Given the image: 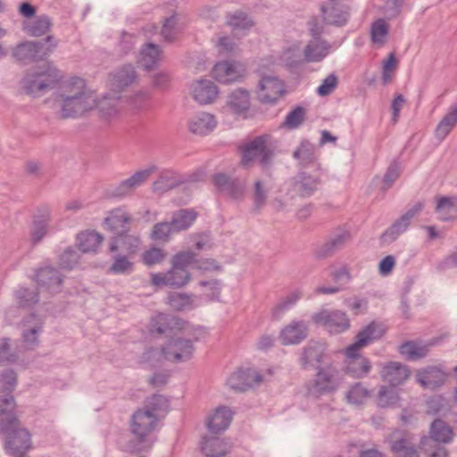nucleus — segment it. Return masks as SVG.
Masks as SVG:
<instances>
[{
    "mask_svg": "<svg viewBox=\"0 0 457 457\" xmlns=\"http://www.w3.org/2000/svg\"><path fill=\"white\" fill-rule=\"evenodd\" d=\"M55 103L62 119L77 118L95 108L96 96L87 89L83 79H75L63 86Z\"/></svg>",
    "mask_w": 457,
    "mask_h": 457,
    "instance_id": "1",
    "label": "nucleus"
},
{
    "mask_svg": "<svg viewBox=\"0 0 457 457\" xmlns=\"http://www.w3.org/2000/svg\"><path fill=\"white\" fill-rule=\"evenodd\" d=\"M383 333L384 331L380 326L373 321L361 330L355 337V342L346 348V355L351 359L346 370L353 377L362 378L370 371V361L365 357L358 356L357 352L373 341L379 339Z\"/></svg>",
    "mask_w": 457,
    "mask_h": 457,
    "instance_id": "2",
    "label": "nucleus"
},
{
    "mask_svg": "<svg viewBox=\"0 0 457 457\" xmlns=\"http://www.w3.org/2000/svg\"><path fill=\"white\" fill-rule=\"evenodd\" d=\"M0 434H4V451L11 457H28L26 453L32 448L29 432L21 427L16 417L0 419Z\"/></svg>",
    "mask_w": 457,
    "mask_h": 457,
    "instance_id": "3",
    "label": "nucleus"
},
{
    "mask_svg": "<svg viewBox=\"0 0 457 457\" xmlns=\"http://www.w3.org/2000/svg\"><path fill=\"white\" fill-rule=\"evenodd\" d=\"M276 148V143L271 136L262 134L255 137L251 141L239 146L240 164L245 168H250L258 161L263 168H267L272 163Z\"/></svg>",
    "mask_w": 457,
    "mask_h": 457,
    "instance_id": "4",
    "label": "nucleus"
},
{
    "mask_svg": "<svg viewBox=\"0 0 457 457\" xmlns=\"http://www.w3.org/2000/svg\"><path fill=\"white\" fill-rule=\"evenodd\" d=\"M59 79L57 71L51 67L32 69L26 72L21 85L27 95L40 96L53 88Z\"/></svg>",
    "mask_w": 457,
    "mask_h": 457,
    "instance_id": "5",
    "label": "nucleus"
},
{
    "mask_svg": "<svg viewBox=\"0 0 457 457\" xmlns=\"http://www.w3.org/2000/svg\"><path fill=\"white\" fill-rule=\"evenodd\" d=\"M57 46L55 38L48 35L42 41H24L12 49V57L20 62L30 63L46 59Z\"/></svg>",
    "mask_w": 457,
    "mask_h": 457,
    "instance_id": "6",
    "label": "nucleus"
},
{
    "mask_svg": "<svg viewBox=\"0 0 457 457\" xmlns=\"http://www.w3.org/2000/svg\"><path fill=\"white\" fill-rule=\"evenodd\" d=\"M342 380V372L335 366L319 367L313 380L308 387V392L316 397L334 393L340 386Z\"/></svg>",
    "mask_w": 457,
    "mask_h": 457,
    "instance_id": "7",
    "label": "nucleus"
},
{
    "mask_svg": "<svg viewBox=\"0 0 457 457\" xmlns=\"http://www.w3.org/2000/svg\"><path fill=\"white\" fill-rule=\"evenodd\" d=\"M205 335L202 328H195L192 331L193 340L189 338H171L164 345L166 361L172 362H184L189 361L194 354V341H198Z\"/></svg>",
    "mask_w": 457,
    "mask_h": 457,
    "instance_id": "8",
    "label": "nucleus"
},
{
    "mask_svg": "<svg viewBox=\"0 0 457 457\" xmlns=\"http://www.w3.org/2000/svg\"><path fill=\"white\" fill-rule=\"evenodd\" d=\"M312 320L334 334L344 332L350 327L345 312L339 310H321L312 315Z\"/></svg>",
    "mask_w": 457,
    "mask_h": 457,
    "instance_id": "9",
    "label": "nucleus"
},
{
    "mask_svg": "<svg viewBox=\"0 0 457 457\" xmlns=\"http://www.w3.org/2000/svg\"><path fill=\"white\" fill-rule=\"evenodd\" d=\"M159 420L142 408L136 411L130 420V429L140 444L147 442L148 436L156 428Z\"/></svg>",
    "mask_w": 457,
    "mask_h": 457,
    "instance_id": "10",
    "label": "nucleus"
},
{
    "mask_svg": "<svg viewBox=\"0 0 457 457\" xmlns=\"http://www.w3.org/2000/svg\"><path fill=\"white\" fill-rule=\"evenodd\" d=\"M155 169V166H152L135 172L129 179L122 180L119 185L110 189L109 195L115 198H122L130 195L148 179Z\"/></svg>",
    "mask_w": 457,
    "mask_h": 457,
    "instance_id": "11",
    "label": "nucleus"
},
{
    "mask_svg": "<svg viewBox=\"0 0 457 457\" xmlns=\"http://www.w3.org/2000/svg\"><path fill=\"white\" fill-rule=\"evenodd\" d=\"M262 381V376L256 370L240 369L228 378L227 385L234 391L244 392L254 386H259Z\"/></svg>",
    "mask_w": 457,
    "mask_h": 457,
    "instance_id": "12",
    "label": "nucleus"
},
{
    "mask_svg": "<svg viewBox=\"0 0 457 457\" xmlns=\"http://www.w3.org/2000/svg\"><path fill=\"white\" fill-rule=\"evenodd\" d=\"M191 275L187 270L171 265L170 270L164 273H154L151 275V282L154 286H168L179 288L190 280Z\"/></svg>",
    "mask_w": 457,
    "mask_h": 457,
    "instance_id": "13",
    "label": "nucleus"
},
{
    "mask_svg": "<svg viewBox=\"0 0 457 457\" xmlns=\"http://www.w3.org/2000/svg\"><path fill=\"white\" fill-rule=\"evenodd\" d=\"M212 75L217 81L228 84L242 79L245 75V68L240 62L224 61L215 64Z\"/></svg>",
    "mask_w": 457,
    "mask_h": 457,
    "instance_id": "14",
    "label": "nucleus"
},
{
    "mask_svg": "<svg viewBox=\"0 0 457 457\" xmlns=\"http://www.w3.org/2000/svg\"><path fill=\"white\" fill-rule=\"evenodd\" d=\"M323 21L327 24L344 26L347 23L350 13L349 7L340 0H328L321 5Z\"/></svg>",
    "mask_w": 457,
    "mask_h": 457,
    "instance_id": "15",
    "label": "nucleus"
},
{
    "mask_svg": "<svg viewBox=\"0 0 457 457\" xmlns=\"http://www.w3.org/2000/svg\"><path fill=\"white\" fill-rule=\"evenodd\" d=\"M212 182L217 189L232 199H242L245 192V184L239 179L231 178L225 173H216Z\"/></svg>",
    "mask_w": 457,
    "mask_h": 457,
    "instance_id": "16",
    "label": "nucleus"
},
{
    "mask_svg": "<svg viewBox=\"0 0 457 457\" xmlns=\"http://www.w3.org/2000/svg\"><path fill=\"white\" fill-rule=\"evenodd\" d=\"M284 91V84L278 78L264 76L259 82L258 99L263 104H274Z\"/></svg>",
    "mask_w": 457,
    "mask_h": 457,
    "instance_id": "17",
    "label": "nucleus"
},
{
    "mask_svg": "<svg viewBox=\"0 0 457 457\" xmlns=\"http://www.w3.org/2000/svg\"><path fill=\"white\" fill-rule=\"evenodd\" d=\"M309 328L304 320H293L285 326L279 334L283 345H299L308 337Z\"/></svg>",
    "mask_w": 457,
    "mask_h": 457,
    "instance_id": "18",
    "label": "nucleus"
},
{
    "mask_svg": "<svg viewBox=\"0 0 457 457\" xmlns=\"http://www.w3.org/2000/svg\"><path fill=\"white\" fill-rule=\"evenodd\" d=\"M186 321L180 318L164 313H158L152 317L149 322V331L162 335L172 330H185Z\"/></svg>",
    "mask_w": 457,
    "mask_h": 457,
    "instance_id": "19",
    "label": "nucleus"
},
{
    "mask_svg": "<svg viewBox=\"0 0 457 457\" xmlns=\"http://www.w3.org/2000/svg\"><path fill=\"white\" fill-rule=\"evenodd\" d=\"M51 220L52 212L48 206L40 207L34 215L30 229V239L34 245L40 243L48 233Z\"/></svg>",
    "mask_w": 457,
    "mask_h": 457,
    "instance_id": "20",
    "label": "nucleus"
},
{
    "mask_svg": "<svg viewBox=\"0 0 457 457\" xmlns=\"http://www.w3.org/2000/svg\"><path fill=\"white\" fill-rule=\"evenodd\" d=\"M380 375L383 381L395 387L403 384L410 376V370L405 364L398 361H389L383 365Z\"/></svg>",
    "mask_w": 457,
    "mask_h": 457,
    "instance_id": "21",
    "label": "nucleus"
},
{
    "mask_svg": "<svg viewBox=\"0 0 457 457\" xmlns=\"http://www.w3.org/2000/svg\"><path fill=\"white\" fill-rule=\"evenodd\" d=\"M193 98L200 104L212 103L218 96L217 86L209 79H198L191 85Z\"/></svg>",
    "mask_w": 457,
    "mask_h": 457,
    "instance_id": "22",
    "label": "nucleus"
},
{
    "mask_svg": "<svg viewBox=\"0 0 457 457\" xmlns=\"http://www.w3.org/2000/svg\"><path fill=\"white\" fill-rule=\"evenodd\" d=\"M325 353L324 345L316 341H310L301 352L299 363L303 369L314 368L322 362Z\"/></svg>",
    "mask_w": 457,
    "mask_h": 457,
    "instance_id": "23",
    "label": "nucleus"
},
{
    "mask_svg": "<svg viewBox=\"0 0 457 457\" xmlns=\"http://www.w3.org/2000/svg\"><path fill=\"white\" fill-rule=\"evenodd\" d=\"M132 221L130 215L123 208L112 210L104 219V225L106 229L116 236L129 231L128 225Z\"/></svg>",
    "mask_w": 457,
    "mask_h": 457,
    "instance_id": "24",
    "label": "nucleus"
},
{
    "mask_svg": "<svg viewBox=\"0 0 457 457\" xmlns=\"http://www.w3.org/2000/svg\"><path fill=\"white\" fill-rule=\"evenodd\" d=\"M250 105V95L246 89L237 88L227 96L226 107L234 115L245 116Z\"/></svg>",
    "mask_w": 457,
    "mask_h": 457,
    "instance_id": "25",
    "label": "nucleus"
},
{
    "mask_svg": "<svg viewBox=\"0 0 457 457\" xmlns=\"http://www.w3.org/2000/svg\"><path fill=\"white\" fill-rule=\"evenodd\" d=\"M320 182L319 176L301 171L294 178L293 189L301 196H310L318 189Z\"/></svg>",
    "mask_w": 457,
    "mask_h": 457,
    "instance_id": "26",
    "label": "nucleus"
},
{
    "mask_svg": "<svg viewBox=\"0 0 457 457\" xmlns=\"http://www.w3.org/2000/svg\"><path fill=\"white\" fill-rule=\"evenodd\" d=\"M171 265L187 270L189 265H194L200 270H210L214 265L213 260L200 262L196 260V254L191 251L179 252L171 259Z\"/></svg>",
    "mask_w": 457,
    "mask_h": 457,
    "instance_id": "27",
    "label": "nucleus"
},
{
    "mask_svg": "<svg viewBox=\"0 0 457 457\" xmlns=\"http://www.w3.org/2000/svg\"><path fill=\"white\" fill-rule=\"evenodd\" d=\"M37 282L41 287H47L51 292L59 291L62 283V278L60 272L53 267H44L37 272Z\"/></svg>",
    "mask_w": 457,
    "mask_h": 457,
    "instance_id": "28",
    "label": "nucleus"
},
{
    "mask_svg": "<svg viewBox=\"0 0 457 457\" xmlns=\"http://www.w3.org/2000/svg\"><path fill=\"white\" fill-rule=\"evenodd\" d=\"M331 45L326 40H310L303 49V57L307 62H319L329 53Z\"/></svg>",
    "mask_w": 457,
    "mask_h": 457,
    "instance_id": "29",
    "label": "nucleus"
},
{
    "mask_svg": "<svg viewBox=\"0 0 457 457\" xmlns=\"http://www.w3.org/2000/svg\"><path fill=\"white\" fill-rule=\"evenodd\" d=\"M232 420V412L225 406L218 407L207 420L208 429L214 434L226 430Z\"/></svg>",
    "mask_w": 457,
    "mask_h": 457,
    "instance_id": "30",
    "label": "nucleus"
},
{
    "mask_svg": "<svg viewBox=\"0 0 457 457\" xmlns=\"http://www.w3.org/2000/svg\"><path fill=\"white\" fill-rule=\"evenodd\" d=\"M351 240V235L346 230H341L332 237L320 248L317 255L320 258L334 254L342 249Z\"/></svg>",
    "mask_w": 457,
    "mask_h": 457,
    "instance_id": "31",
    "label": "nucleus"
},
{
    "mask_svg": "<svg viewBox=\"0 0 457 457\" xmlns=\"http://www.w3.org/2000/svg\"><path fill=\"white\" fill-rule=\"evenodd\" d=\"M217 125L214 115L201 112L193 117L188 124L189 130L196 135H206L212 132Z\"/></svg>",
    "mask_w": 457,
    "mask_h": 457,
    "instance_id": "32",
    "label": "nucleus"
},
{
    "mask_svg": "<svg viewBox=\"0 0 457 457\" xmlns=\"http://www.w3.org/2000/svg\"><path fill=\"white\" fill-rule=\"evenodd\" d=\"M446 375L436 367H428L417 375L418 382L425 388L434 389L445 383Z\"/></svg>",
    "mask_w": 457,
    "mask_h": 457,
    "instance_id": "33",
    "label": "nucleus"
},
{
    "mask_svg": "<svg viewBox=\"0 0 457 457\" xmlns=\"http://www.w3.org/2000/svg\"><path fill=\"white\" fill-rule=\"evenodd\" d=\"M137 78L135 68L131 64H126L111 75V83L115 89L122 90L133 84Z\"/></svg>",
    "mask_w": 457,
    "mask_h": 457,
    "instance_id": "34",
    "label": "nucleus"
},
{
    "mask_svg": "<svg viewBox=\"0 0 457 457\" xmlns=\"http://www.w3.org/2000/svg\"><path fill=\"white\" fill-rule=\"evenodd\" d=\"M120 97L115 96H104L100 100H96L95 108H97L102 119L111 120L116 118L120 113Z\"/></svg>",
    "mask_w": 457,
    "mask_h": 457,
    "instance_id": "35",
    "label": "nucleus"
},
{
    "mask_svg": "<svg viewBox=\"0 0 457 457\" xmlns=\"http://www.w3.org/2000/svg\"><path fill=\"white\" fill-rule=\"evenodd\" d=\"M429 442L435 441L440 444H448L453 438V431L452 428L440 419L435 420L429 429Z\"/></svg>",
    "mask_w": 457,
    "mask_h": 457,
    "instance_id": "36",
    "label": "nucleus"
},
{
    "mask_svg": "<svg viewBox=\"0 0 457 457\" xmlns=\"http://www.w3.org/2000/svg\"><path fill=\"white\" fill-rule=\"evenodd\" d=\"M161 49L153 43L145 44L137 59V63L145 70L150 71L154 69L160 61Z\"/></svg>",
    "mask_w": 457,
    "mask_h": 457,
    "instance_id": "37",
    "label": "nucleus"
},
{
    "mask_svg": "<svg viewBox=\"0 0 457 457\" xmlns=\"http://www.w3.org/2000/svg\"><path fill=\"white\" fill-rule=\"evenodd\" d=\"M183 179L173 170H163L154 182L153 189L155 193L163 194L181 185Z\"/></svg>",
    "mask_w": 457,
    "mask_h": 457,
    "instance_id": "38",
    "label": "nucleus"
},
{
    "mask_svg": "<svg viewBox=\"0 0 457 457\" xmlns=\"http://www.w3.org/2000/svg\"><path fill=\"white\" fill-rule=\"evenodd\" d=\"M197 217V212L192 209H180L172 214L170 221L175 233L188 229Z\"/></svg>",
    "mask_w": 457,
    "mask_h": 457,
    "instance_id": "39",
    "label": "nucleus"
},
{
    "mask_svg": "<svg viewBox=\"0 0 457 457\" xmlns=\"http://www.w3.org/2000/svg\"><path fill=\"white\" fill-rule=\"evenodd\" d=\"M140 237L134 234L123 232L112 238L110 251L116 252L120 245L129 253H135L140 245Z\"/></svg>",
    "mask_w": 457,
    "mask_h": 457,
    "instance_id": "40",
    "label": "nucleus"
},
{
    "mask_svg": "<svg viewBox=\"0 0 457 457\" xmlns=\"http://www.w3.org/2000/svg\"><path fill=\"white\" fill-rule=\"evenodd\" d=\"M293 157L298 161L299 165L303 168L314 165L317 161L315 147L307 140H303L294 151Z\"/></svg>",
    "mask_w": 457,
    "mask_h": 457,
    "instance_id": "41",
    "label": "nucleus"
},
{
    "mask_svg": "<svg viewBox=\"0 0 457 457\" xmlns=\"http://www.w3.org/2000/svg\"><path fill=\"white\" fill-rule=\"evenodd\" d=\"M52 27V21L47 15L37 16L34 20L24 22L23 30L31 37H41Z\"/></svg>",
    "mask_w": 457,
    "mask_h": 457,
    "instance_id": "42",
    "label": "nucleus"
},
{
    "mask_svg": "<svg viewBox=\"0 0 457 457\" xmlns=\"http://www.w3.org/2000/svg\"><path fill=\"white\" fill-rule=\"evenodd\" d=\"M251 195L253 200L252 212L259 213L267 204L269 196V187L267 184L261 179L255 180L253 185Z\"/></svg>",
    "mask_w": 457,
    "mask_h": 457,
    "instance_id": "43",
    "label": "nucleus"
},
{
    "mask_svg": "<svg viewBox=\"0 0 457 457\" xmlns=\"http://www.w3.org/2000/svg\"><path fill=\"white\" fill-rule=\"evenodd\" d=\"M204 457H225L229 452V445L219 437L204 439L202 444Z\"/></svg>",
    "mask_w": 457,
    "mask_h": 457,
    "instance_id": "44",
    "label": "nucleus"
},
{
    "mask_svg": "<svg viewBox=\"0 0 457 457\" xmlns=\"http://www.w3.org/2000/svg\"><path fill=\"white\" fill-rule=\"evenodd\" d=\"M103 240L104 237L96 231L81 232L77 237L79 248L83 253L96 252Z\"/></svg>",
    "mask_w": 457,
    "mask_h": 457,
    "instance_id": "45",
    "label": "nucleus"
},
{
    "mask_svg": "<svg viewBox=\"0 0 457 457\" xmlns=\"http://www.w3.org/2000/svg\"><path fill=\"white\" fill-rule=\"evenodd\" d=\"M454 197L441 196L437 199L436 212L439 214V220L449 221L457 216V208L455 206Z\"/></svg>",
    "mask_w": 457,
    "mask_h": 457,
    "instance_id": "46",
    "label": "nucleus"
},
{
    "mask_svg": "<svg viewBox=\"0 0 457 457\" xmlns=\"http://www.w3.org/2000/svg\"><path fill=\"white\" fill-rule=\"evenodd\" d=\"M456 124L457 105H453L438 123L435 131L436 137L440 140L445 139Z\"/></svg>",
    "mask_w": 457,
    "mask_h": 457,
    "instance_id": "47",
    "label": "nucleus"
},
{
    "mask_svg": "<svg viewBox=\"0 0 457 457\" xmlns=\"http://www.w3.org/2000/svg\"><path fill=\"white\" fill-rule=\"evenodd\" d=\"M142 409L150 412L151 415H154L159 420L168 411L169 402L163 395H154L147 399L145 407Z\"/></svg>",
    "mask_w": 457,
    "mask_h": 457,
    "instance_id": "48",
    "label": "nucleus"
},
{
    "mask_svg": "<svg viewBox=\"0 0 457 457\" xmlns=\"http://www.w3.org/2000/svg\"><path fill=\"white\" fill-rule=\"evenodd\" d=\"M13 295L16 303L22 308H30L39 300L38 292L36 289L24 287H18Z\"/></svg>",
    "mask_w": 457,
    "mask_h": 457,
    "instance_id": "49",
    "label": "nucleus"
},
{
    "mask_svg": "<svg viewBox=\"0 0 457 457\" xmlns=\"http://www.w3.org/2000/svg\"><path fill=\"white\" fill-rule=\"evenodd\" d=\"M195 296L182 293H171L168 296V304L177 312L192 310L196 306L195 304Z\"/></svg>",
    "mask_w": 457,
    "mask_h": 457,
    "instance_id": "50",
    "label": "nucleus"
},
{
    "mask_svg": "<svg viewBox=\"0 0 457 457\" xmlns=\"http://www.w3.org/2000/svg\"><path fill=\"white\" fill-rule=\"evenodd\" d=\"M399 352L406 359L416 361L427 355L428 346L414 341H409L400 345Z\"/></svg>",
    "mask_w": 457,
    "mask_h": 457,
    "instance_id": "51",
    "label": "nucleus"
},
{
    "mask_svg": "<svg viewBox=\"0 0 457 457\" xmlns=\"http://www.w3.org/2000/svg\"><path fill=\"white\" fill-rule=\"evenodd\" d=\"M182 28L179 24L178 15H171L164 20L161 29V36L164 41L172 42L177 38Z\"/></svg>",
    "mask_w": 457,
    "mask_h": 457,
    "instance_id": "52",
    "label": "nucleus"
},
{
    "mask_svg": "<svg viewBox=\"0 0 457 457\" xmlns=\"http://www.w3.org/2000/svg\"><path fill=\"white\" fill-rule=\"evenodd\" d=\"M410 223L401 216L381 236L383 242L390 244L405 232Z\"/></svg>",
    "mask_w": 457,
    "mask_h": 457,
    "instance_id": "53",
    "label": "nucleus"
},
{
    "mask_svg": "<svg viewBox=\"0 0 457 457\" xmlns=\"http://www.w3.org/2000/svg\"><path fill=\"white\" fill-rule=\"evenodd\" d=\"M391 450L399 457H420L415 445L407 438L394 441L391 445Z\"/></svg>",
    "mask_w": 457,
    "mask_h": 457,
    "instance_id": "54",
    "label": "nucleus"
},
{
    "mask_svg": "<svg viewBox=\"0 0 457 457\" xmlns=\"http://www.w3.org/2000/svg\"><path fill=\"white\" fill-rule=\"evenodd\" d=\"M300 297L301 295L299 293L294 292L281 299L272 309V318L274 320H279L286 312H287L296 303Z\"/></svg>",
    "mask_w": 457,
    "mask_h": 457,
    "instance_id": "55",
    "label": "nucleus"
},
{
    "mask_svg": "<svg viewBox=\"0 0 457 457\" xmlns=\"http://www.w3.org/2000/svg\"><path fill=\"white\" fill-rule=\"evenodd\" d=\"M227 23L234 30L249 29L254 24L253 21L248 17V15L242 11H237L233 13H228L227 15Z\"/></svg>",
    "mask_w": 457,
    "mask_h": 457,
    "instance_id": "56",
    "label": "nucleus"
},
{
    "mask_svg": "<svg viewBox=\"0 0 457 457\" xmlns=\"http://www.w3.org/2000/svg\"><path fill=\"white\" fill-rule=\"evenodd\" d=\"M163 360H166L165 346L161 348H148L140 357L142 363L148 364L152 367L160 365Z\"/></svg>",
    "mask_w": 457,
    "mask_h": 457,
    "instance_id": "57",
    "label": "nucleus"
},
{
    "mask_svg": "<svg viewBox=\"0 0 457 457\" xmlns=\"http://www.w3.org/2000/svg\"><path fill=\"white\" fill-rule=\"evenodd\" d=\"M389 32V25L384 19L374 21L370 29L371 40L379 45H384Z\"/></svg>",
    "mask_w": 457,
    "mask_h": 457,
    "instance_id": "58",
    "label": "nucleus"
},
{
    "mask_svg": "<svg viewBox=\"0 0 457 457\" xmlns=\"http://www.w3.org/2000/svg\"><path fill=\"white\" fill-rule=\"evenodd\" d=\"M399 400L398 393L395 387L381 386L378 395L377 403L381 408L395 405Z\"/></svg>",
    "mask_w": 457,
    "mask_h": 457,
    "instance_id": "59",
    "label": "nucleus"
},
{
    "mask_svg": "<svg viewBox=\"0 0 457 457\" xmlns=\"http://www.w3.org/2000/svg\"><path fill=\"white\" fill-rule=\"evenodd\" d=\"M370 397V391L361 383L351 386L346 393L347 401L353 404H361Z\"/></svg>",
    "mask_w": 457,
    "mask_h": 457,
    "instance_id": "60",
    "label": "nucleus"
},
{
    "mask_svg": "<svg viewBox=\"0 0 457 457\" xmlns=\"http://www.w3.org/2000/svg\"><path fill=\"white\" fill-rule=\"evenodd\" d=\"M133 262L127 256L116 255L108 269L110 274H129L133 271Z\"/></svg>",
    "mask_w": 457,
    "mask_h": 457,
    "instance_id": "61",
    "label": "nucleus"
},
{
    "mask_svg": "<svg viewBox=\"0 0 457 457\" xmlns=\"http://www.w3.org/2000/svg\"><path fill=\"white\" fill-rule=\"evenodd\" d=\"M305 114L306 112L303 107L296 106L287 113L283 125L289 129H297L304 121Z\"/></svg>",
    "mask_w": 457,
    "mask_h": 457,
    "instance_id": "62",
    "label": "nucleus"
},
{
    "mask_svg": "<svg viewBox=\"0 0 457 457\" xmlns=\"http://www.w3.org/2000/svg\"><path fill=\"white\" fill-rule=\"evenodd\" d=\"M18 354L11 346V339L0 338V365L13 363L17 361Z\"/></svg>",
    "mask_w": 457,
    "mask_h": 457,
    "instance_id": "63",
    "label": "nucleus"
},
{
    "mask_svg": "<svg viewBox=\"0 0 457 457\" xmlns=\"http://www.w3.org/2000/svg\"><path fill=\"white\" fill-rule=\"evenodd\" d=\"M175 233L170 222L163 221L156 223L151 232V237L156 241L167 242L170 239V236Z\"/></svg>",
    "mask_w": 457,
    "mask_h": 457,
    "instance_id": "64",
    "label": "nucleus"
}]
</instances>
